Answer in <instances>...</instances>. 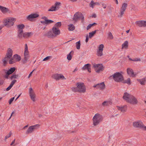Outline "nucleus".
I'll return each instance as SVG.
<instances>
[{"instance_id":"f257e3e1","label":"nucleus","mask_w":146,"mask_h":146,"mask_svg":"<svg viewBox=\"0 0 146 146\" xmlns=\"http://www.w3.org/2000/svg\"><path fill=\"white\" fill-rule=\"evenodd\" d=\"M76 87H72V90L75 92H78L80 93H84L86 91V88L83 83L78 82L76 83Z\"/></svg>"},{"instance_id":"f03ea898","label":"nucleus","mask_w":146,"mask_h":146,"mask_svg":"<svg viewBox=\"0 0 146 146\" xmlns=\"http://www.w3.org/2000/svg\"><path fill=\"white\" fill-rule=\"evenodd\" d=\"M103 119L102 116L99 113L95 114L93 118V124L94 126L98 125Z\"/></svg>"},{"instance_id":"7ed1b4c3","label":"nucleus","mask_w":146,"mask_h":146,"mask_svg":"<svg viewBox=\"0 0 146 146\" xmlns=\"http://www.w3.org/2000/svg\"><path fill=\"white\" fill-rule=\"evenodd\" d=\"M15 21V19L14 18L5 19L3 21L4 25L7 27H10L13 25Z\"/></svg>"},{"instance_id":"20e7f679","label":"nucleus","mask_w":146,"mask_h":146,"mask_svg":"<svg viewBox=\"0 0 146 146\" xmlns=\"http://www.w3.org/2000/svg\"><path fill=\"white\" fill-rule=\"evenodd\" d=\"M113 77L114 81L117 82H122L123 80V77L122 74L121 73L118 72L114 73L110 76V77Z\"/></svg>"},{"instance_id":"39448f33","label":"nucleus","mask_w":146,"mask_h":146,"mask_svg":"<svg viewBox=\"0 0 146 146\" xmlns=\"http://www.w3.org/2000/svg\"><path fill=\"white\" fill-rule=\"evenodd\" d=\"M12 53L13 51L10 48H9L5 57L2 60L4 66H5L7 64V61L12 56Z\"/></svg>"},{"instance_id":"423d86ee","label":"nucleus","mask_w":146,"mask_h":146,"mask_svg":"<svg viewBox=\"0 0 146 146\" xmlns=\"http://www.w3.org/2000/svg\"><path fill=\"white\" fill-rule=\"evenodd\" d=\"M40 126L39 124H36L30 126L26 131V133L28 134L32 133L36 129H37Z\"/></svg>"},{"instance_id":"0eeeda50","label":"nucleus","mask_w":146,"mask_h":146,"mask_svg":"<svg viewBox=\"0 0 146 146\" xmlns=\"http://www.w3.org/2000/svg\"><path fill=\"white\" fill-rule=\"evenodd\" d=\"M143 124L141 120L137 121L133 123V126L135 128H139L142 129L143 127Z\"/></svg>"},{"instance_id":"6e6552de","label":"nucleus","mask_w":146,"mask_h":146,"mask_svg":"<svg viewBox=\"0 0 146 146\" xmlns=\"http://www.w3.org/2000/svg\"><path fill=\"white\" fill-rule=\"evenodd\" d=\"M52 77L53 78L57 80H58L60 79H66V78H65L64 76L60 74H54L52 76Z\"/></svg>"},{"instance_id":"1a4fd4ad","label":"nucleus","mask_w":146,"mask_h":146,"mask_svg":"<svg viewBox=\"0 0 146 146\" xmlns=\"http://www.w3.org/2000/svg\"><path fill=\"white\" fill-rule=\"evenodd\" d=\"M41 19H43L44 20L41 21L40 23L44 25H48L54 22L52 20L48 19L46 17H42Z\"/></svg>"},{"instance_id":"9d476101","label":"nucleus","mask_w":146,"mask_h":146,"mask_svg":"<svg viewBox=\"0 0 146 146\" xmlns=\"http://www.w3.org/2000/svg\"><path fill=\"white\" fill-rule=\"evenodd\" d=\"M127 4L126 3H124L122 5L120 11L119 13L120 15L119 16L121 17L124 13V11H125L127 6Z\"/></svg>"},{"instance_id":"9b49d317","label":"nucleus","mask_w":146,"mask_h":146,"mask_svg":"<svg viewBox=\"0 0 146 146\" xmlns=\"http://www.w3.org/2000/svg\"><path fill=\"white\" fill-rule=\"evenodd\" d=\"M80 15H81V13L79 12H76L74 14L72 18V21L74 23H75L78 19L80 18Z\"/></svg>"},{"instance_id":"f8f14e48","label":"nucleus","mask_w":146,"mask_h":146,"mask_svg":"<svg viewBox=\"0 0 146 146\" xmlns=\"http://www.w3.org/2000/svg\"><path fill=\"white\" fill-rule=\"evenodd\" d=\"M29 94L31 100L33 102H35V101L36 94L31 88H29Z\"/></svg>"},{"instance_id":"ddd939ff","label":"nucleus","mask_w":146,"mask_h":146,"mask_svg":"<svg viewBox=\"0 0 146 146\" xmlns=\"http://www.w3.org/2000/svg\"><path fill=\"white\" fill-rule=\"evenodd\" d=\"M128 103L132 105H136L137 104L138 101L137 98L132 95L130 99L128 101Z\"/></svg>"},{"instance_id":"4468645a","label":"nucleus","mask_w":146,"mask_h":146,"mask_svg":"<svg viewBox=\"0 0 146 146\" xmlns=\"http://www.w3.org/2000/svg\"><path fill=\"white\" fill-rule=\"evenodd\" d=\"M39 16V15L37 13H33L28 16L27 19L28 20L31 21L33 19L38 17Z\"/></svg>"},{"instance_id":"2eb2a0df","label":"nucleus","mask_w":146,"mask_h":146,"mask_svg":"<svg viewBox=\"0 0 146 146\" xmlns=\"http://www.w3.org/2000/svg\"><path fill=\"white\" fill-rule=\"evenodd\" d=\"M94 67L96 72L99 73L100 71L102 70L103 66L102 65L100 64H94Z\"/></svg>"},{"instance_id":"dca6fc26","label":"nucleus","mask_w":146,"mask_h":146,"mask_svg":"<svg viewBox=\"0 0 146 146\" xmlns=\"http://www.w3.org/2000/svg\"><path fill=\"white\" fill-rule=\"evenodd\" d=\"M52 32L55 37L60 34V32L58 28L53 27L52 29Z\"/></svg>"},{"instance_id":"f3484780","label":"nucleus","mask_w":146,"mask_h":146,"mask_svg":"<svg viewBox=\"0 0 146 146\" xmlns=\"http://www.w3.org/2000/svg\"><path fill=\"white\" fill-rule=\"evenodd\" d=\"M132 95L129 94L128 93L125 92L124 94L123 98L128 103V101L132 97Z\"/></svg>"},{"instance_id":"a211bd4d","label":"nucleus","mask_w":146,"mask_h":146,"mask_svg":"<svg viewBox=\"0 0 146 146\" xmlns=\"http://www.w3.org/2000/svg\"><path fill=\"white\" fill-rule=\"evenodd\" d=\"M127 72L128 74L131 77H135L136 74H135L133 70L130 68H127Z\"/></svg>"},{"instance_id":"6ab92c4d","label":"nucleus","mask_w":146,"mask_h":146,"mask_svg":"<svg viewBox=\"0 0 146 146\" xmlns=\"http://www.w3.org/2000/svg\"><path fill=\"white\" fill-rule=\"evenodd\" d=\"M24 55L25 60L23 62V63L24 64H25L27 61L29 57V52L28 50H25Z\"/></svg>"},{"instance_id":"aec40b11","label":"nucleus","mask_w":146,"mask_h":146,"mask_svg":"<svg viewBox=\"0 0 146 146\" xmlns=\"http://www.w3.org/2000/svg\"><path fill=\"white\" fill-rule=\"evenodd\" d=\"M94 88H97L101 89H104L105 88V85L104 82L98 84L93 86Z\"/></svg>"},{"instance_id":"412c9836","label":"nucleus","mask_w":146,"mask_h":146,"mask_svg":"<svg viewBox=\"0 0 146 146\" xmlns=\"http://www.w3.org/2000/svg\"><path fill=\"white\" fill-rule=\"evenodd\" d=\"M117 109L121 111L122 113H124L127 110V106H117Z\"/></svg>"},{"instance_id":"4be33fe9","label":"nucleus","mask_w":146,"mask_h":146,"mask_svg":"<svg viewBox=\"0 0 146 146\" xmlns=\"http://www.w3.org/2000/svg\"><path fill=\"white\" fill-rule=\"evenodd\" d=\"M33 34L32 32H25L23 33V37L25 38H28Z\"/></svg>"},{"instance_id":"5701e85b","label":"nucleus","mask_w":146,"mask_h":146,"mask_svg":"<svg viewBox=\"0 0 146 146\" xmlns=\"http://www.w3.org/2000/svg\"><path fill=\"white\" fill-rule=\"evenodd\" d=\"M90 64H87L85 65L83 67L82 69L83 70H85L87 69L88 71L89 72H91V69L90 68Z\"/></svg>"},{"instance_id":"b1692460","label":"nucleus","mask_w":146,"mask_h":146,"mask_svg":"<svg viewBox=\"0 0 146 146\" xmlns=\"http://www.w3.org/2000/svg\"><path fill=\"white\" fill-rule=\"evenodd\" d=\"M144 21H138L135 22L137 25L139 27H144Z\"/></svg>"},{"instance_id":"393cba45","label":"nucleus","mask_w":146,"mask_h":146,"mask_svg":"<svg viewBox=\"0 0 146 146\" xmlns=\"http://www.w3.org/2000/svg\"><path fill=\"white\" fill-rule=\"evenodd\" d=\"M13 57L16 62H19L21 60V57L18 54H15L14 55Z\"/></svg>"},{"instance_id":"a878e982","label":"nucleus","mask_w":146,"mask_h":146,"mask_svg":"<svg viewBox=\"0 0 146 146\" xmlns=\"http://www.w3.org/2000/svg\"><path fill=\"white\" fill-rule=\"evenodd\" d=\"M0 10L3 13H5L8 12L9 10L8 9L0 5Z\"/></svg>"},{"instance_id":"bb28decb","label":"nucleus","mask_w":146,"mask_h":146,"mask_svg":"<svg viewBox=\"0 0 146 146\" xmlns=\"http://www.w3.org/2000/svg\"><path fill=\"white\" fill-rule=\"evenodd\" d=\"M45 35L50 38H53L54 37L52 32L51 31H49L46 34H45Z\"/></svg>"},{"instance_id":"cd10ccee","label":"nucleus","mask_w":146,"mask_h":146,"mask_svg":"<svg viewBox=\"0 0 146 146\" xmlns=\"http://www.w3.org/2000/svg\"><path fill=\"white\" fill-rule=\"evenodd\" d=\"M100 3L99 2L95 3L93 1H92L89 4L90 7L92 8H94V7L95 5H99Z\"/></svg>"},{"instance_id":"c85d7f7f","label":"nucleus","mask_w":146,"mask_h":146,"mask_svg":"<svg viewBox=\"0 0 146 146\" xmlns=\"http://www.w3.org/2000/svg\"><path fill=\"white\" fill-rule=\"evenodd\" d=\"M128 43L127 41H125L124 42L122 45V49H127L128 48Z\"/></svg>"},{"instance_id":"c756f323","label":"nucleus","mask_w":146,"mask_h":146,"mask_svg":"<svg viewBox=\"0 0 146 146\" xmlns=\"http://www.w3.org/2000/svg\"><path fill=\"white\" fill-rule=\"evenodd\" d=\"M18 36L19 38H22L23 37V30H20L19 31H18Z\"/></svg>"},{"instance_id":"7c9ffc66","label":"nucleus","mask_w":146,"mask_h":146,"mask_svg":"<svg viewBox=\"0 0 146 146\" xmlns=\"http://www.w3.org/2000/svg\"><path fill=\"white\" fill-rule=\"evenodd\" d=\"M16 68L15 67L11 68L7 71V74H10L12 73L15 70Z\"/></svg>"},{"instance_id":"2f4dec72","label":"nucleus","mask_w":146,"mask_h":146,"mask_svg":"<svg viewBox=\"0 0 146 146\" xmlns=\"http://www.w3.org/2000/svg\"><path fill=\"white\" fill-rule=\"evenodd\" d=\"M137 80L141 85H144L146 82V79L145 78L142 79L138 80Z\"/></svg>"},{"instance_id":"473e14b6","label":"nucleus","mask_w":146,"mask_h":146,"mask_svg":"<svg viewBox=\"0 0 146 146\" xmlns=\"http://www.w3.org/2000/svg\"><path fill=\"white\" fill-rule=\"evenodd\" d=\"M69 28L68 30L70 31H72L74 30L75 29V27L73 24H70L68 25Z\"/></svg>"},{"instance_id":"72a5a7b5","label":"nucleus","mask_w":146,"mask_h":146,"mask_svg":"<svg viewBox=\"0 0 146 146\" xmlns=\"http://www.w3.org/2000/svg\"><path fill=\"white\" fill-rule=\"evenodd\" d=\"M17 27L18 29V31L23 30V29L25 27V26L23 24L19 25H17Z\"/></svg>"},{"instance_id":"f704fd0d","label":"nucleus","mask_w":146,"mask_h":146,"mask_svg":"<svg viewBox=\"0 0 146 146\" xmlns=\"http://www.w3.org/2000/svg\"><path fill=\"white\" fill-rule=\"evenodd\" d=\"M10 59L9 61V63L10 64H12L16 62L13 57L12 58H10Z\"/></svg>"},{"instance_id":"c9c22d12","label":"nucleus","mask_w":146,"mask_h":146,"mask_svg":"<svg viewBox=\"0 0 146 146\" xmlns=\"http://www.w3.org/2000/svg\"><path fill=\"white\" fill-rule=\"evenodd\" d=\"M96 30H95L92 32L90 33H89V37L90 38H91L96 33Z\"/></svg>"},{"instance_id":"e433bc0d","label":"nucleus","mask_w":146,"mask_h":146,"mask_svg":"<svg viewBox=\"0 0 146 146\" xmlns=\"http://www.w3.org/2000/svg\"><path fill=\"white\" fill-rule=\"evenodd\" d=\"M108 38L111 40L113 38V37L112 34L110 32L108 33Z\"/></svg>"},{"instance_id":"4c0bfd02","label":"nucleus","mask_w":146,"mask_h":146,"mask_svg":"<svg viewBox=\"0 0 146 146\" xmlns=\"http://www.w3.org/2000/svg\"><path fill=\"white\" fill-rule=\"evenodd\" d=\"M57 9L56 8V7L55 6H52V7H51L50 9L48 10V11H55Z\"/></svg>"},{"instance_id":"58836bf2","label":"nucleus","mask_w":146,"mask_h":146,"mask_svg":"<svg viewBox=\"0 0 146 146\" xmlns=\"http://www.w3.org/2000/svg\"><path fill=\"white\" fill-rule=\"evenodd\" d=\"M76 44L77 49H80L81 45L80 41V40L76 42Z\"/></svg>"},{"instance_id":"ea45409f","label":"nucleus","mask_w":146,"mask_h":146,"mask_svg":"<svg viewBox=\"0 0 146 146\" xmlns=\"http://www.w3.org/2000/svg\"><path fill=\"white\" fill-rule=\"evenodd\" d=\"M19 77L18 74H14L10 78L12 80L13 79H16Z\"/></svg>"},{"instance_id":"a19ab883","label":"nucleus","mask_w":146,"mask_h":146,"mask_svg":"<svg viewBox=\"0 0 146 146\" xmlns=\"http://www.w3.org/2000/svg\"><path fill=\"white\" fill-rule=\"evenodd\" d=\"M61 26V22H58L56 23L54 25V27H55V28H58L60 27Z\"/></svg>"},{"instance_id":"79ce46f5","label":"nucleus","mask_w":146,"mask_h":146,"mask_svg":"<svg viewBox=\"0 0 146 146\" xmlns=\"http://www.w3.org/2000/svg\"><path fill=\"white\" fill-rule=\"evenodd\" d=\"M73 53V52L71 51L70 53L68 55L67 58L68 60H70L72 58V56L71 55V54Z\"/></svg>"},{"instance_id":"37998d69","label":"nucleus","mask_w":146,"mask_h":146,"mask_svg":"<svg viewBox=\"0 0 146 146\" xmlns=\"http://www.w3.org/2000/svg\"><path fill=\"white\" fill-rule=\"evenodd\" d=\"M103 51L100 50H98L97 52V55L98 56H101L103 55Z\"/></svg>"},{"instance_id":"c03bdc74","label":"nucleus","mask_w":146,"mask_h":146,"mask_svg":"<svg viewBox=\"0 0 146 146\" xmlns=\"http://www.w3.org/2000/svg\"><path fill=\"white\" fill-rule=\"evenodd\" d=\"M104 46L103 44H101L98 47V50H101L103 51V48H104Z\"/></svg>"},{"instance_id":"a18cd8bd","label":"nucleus","mask_w":146,"mask_h":146,"mask_svg":"<svg viewBox=\"0 0 146 146\" xmlns=\"http://www.w3.org/2000/svg\"><path fill=\"white\" fill-rule=\"evenodd\" d=\"M110 103L109 102L107 101H105L104 102L102 103V105L103 106H107Z\"/></svg>"},{"instance_id":"49530a36","label":"nucleus","mask_w":146,"mask_h":146,"mask_svg":"<svg viewBox=\"0 0 146 146\" xmlns=\"http://www.w3.org/2000/svg\"><path fill=\"white\" fill-rule=\"evenodd\" d=\"M12 135V133L11 131L9 132V133L5 137V140L6 141V139H7L9 137H11Z\"/></svg>"},{"instance_id":"de8ad7c7","label":"nucleus","mask_w":146,"mask_h":146,"mask_svg":"<svg viewBox=\"0 0 146 146\" xmlns=\"http://www.w3.org/2000/svg\"><path fill=\"white\" fill-rule=\"evenodd\" d=\"M60 4H61L60 3L56 2L55 3L54 6H55V7H56V9H57V8H58L59 7H58V6L60 5Z\"/></svg>"},{"instance_id":"09e8293b","label":"nucleus","mask_w":146,"mask_h":146,"mask_svg":"<svg viewBox=\"0 0 146 146\" xmlns=\"http://www.w3.org/2000/svg\"><path fill=\"white\" fill-rule=\"evenodd\" d=\"M80 18H81L82 20V22L83 23L84 21V17L82 13L81 15H80Z\"/></svg>"},{"instance_id":"8fccbe9b","label":"nucleus","mask_w":146,"mask_h":146,"mask_svg":"<svg viewBox=\"0 0 146 146\" xmlns=\"http://www.w3.org/2000/svg\"><path fill=\"white\" fill-rule=\"evenodd\" d=\"M131 83L130 78H128L127 80V84L128 85H130L131 84Z\"/></svg>"},{"instance_id":"3c124183","label":"nucleus","mask_w":146,"mask_h":146,"mask_svg":"<svg viewBox=\"0 0 146 146\" xmlns=\"http://www.w3.org/2000/svg\"><path fill=\"white\" fill-rule=\"evenodd\" d=\"M14 98H15L14 97L10 99L9 101V103L10 105L11 104V103L13 101V100H14Z\"/></svg>"},{"instance_id":"603ef678","label":"nucleus","mask_w":146,"mask_h":146,"mask_svg":"<svg viewBox=\"0 0 146 146\" xmlns=\"http://www.w3.org/2000/svg\"><path fill=\"white\" fill-rule=\"evenodd\" d=\"M141 60V59L140 58H135L133 60H132V61H140Z\"/></svg>"},{"instance_id":"864d4df0","label":"nucleus","mask_w":146,"mask_h":146,"mask_svg":"<svg viewBox=\"0 0 146 146\" xmlns=\"http://www.w3.org/2000/svg\"><path fill=\"white\" fill-rule=\"evenodd\" d=\"M51 57L50 56H47L46 57L44 58L43 59V60L44 61H45L47 60H48L49 58H50Z\"/></svg>"},{"instance_id":"5fc2aeb1","label":"nucleus","mask_w":146,"mask_h":146,"mask_svg":"<svg viewBox=\"0 0 146 146\" xmlns=\"http://www.w3.org/2000/svg\"><path fill=\"white\" fill-rule=\"evenodd\" d=\"M17 80H14L13 81H12L11 84H10L12 86H13L14 84L16 82Z\"/></svg>"},{"instance_id":"6e6d98bb","label":"nucleus","mask_w":146,"mask_h":146,"mask_svg":"<svg viewBox=\"0 0 146 146\" xmlns=\"http://www.w3.org/2000/svg\"><path fill=\"white\" fill-rule=\"evenodd\" d=\"M17 80H14L13 81H12L11 84H10L12 86H13L14 84L16 82Z\"/></svg>"},{"instance_id":"4d7b16f0","label":"nucleus","mask_w":146,"mask_h":146,"mask_svg":"<svg viewBox=\"0 0 146 146\" xmlns=\"http://www.w3.org/2000/svg\"><path fill=\"white\" fill-rule=\"evenodd\" d=\"M17 80H14L13 81H12L11 84H10L12 86H13L14 84L16 82Z\"/></svg>"},{"instance_id":"13d9d810","label":"nucleus","mask_w":146,"mask_h":146,"mask_svg":"<svg viewBox=\"0 0 146 146\" xmlns=\"http://www.w3.org/2000/svg\"><path fill=\"white\" fill-rule=\"evenodd\" d=\"M12 86H12L10 84L9 86L6 89V91H8L12 87Z\"/></svg>"},{"instance_id":"bf43d9fd","label":"nucleus","mask_w":146,"mask_h":146,"mask_svg":"<svg viewBox=\"0 0 146 146\" xmlns=\"http://www.w3.org/2000/svg\"><path fill=\"white\" fill-rule=\"evenodd\" d=\"M12 86H12L10 84L9 86L6 89V91H8L12 87Z\"/></svg>"},{"instance_id":"052dcab7","label":"nucleus","mask_w":146,"mask_h":146,"mask_svg":"<svg viewBox=\"0 0 146 146\" xmlns=\"http://www.w3.org/2000/svg\"><path fill=\"white\" fill-rule=\"evenodd\" d=\"M96 14L94 13L91 16H90V17H92V18H95L96 17Z\"/></svg>"},{"instance_id":"680f3d73","label":"nucleus","mask_w":146,"mask_h":146,"mask_svg":"<svg viewBox=\"0 0 146 146\" xmlns=\"http://www.w3.org/2000/svg\"><path fill=\"white\" fill-rule=\"evenodd\" d=\"M35 70H33L29 74V75L28 76V78H29L32 75V74L33 73V72Z\"/></svg>"},{"instance_id":"e2e57ef3","label":"nucleus","mask_w":146,"mask_h":146,"mask_svg":"<svg viewBox=\"0 0 146 146\" xmlns=\"http://www.w3.org/2000/svg\"><path fill=\"white\" fill-rule=\"evenodd\" d=\"M89 36H88V35H87L86 36V42H88V41Z\"/></svg>"},{"instance_id":"0e129e2a","label":"nucleus","mask_w":146,"mask_h":146,"mask_svg":"<svg viewBox=\"0 0 146 146\" xmlns=\"http://www.w3.org/2000/svg\"><path fill=\"white\" fill-rule=\"evenodd\" d=\"M4 83V81L3 80H0V85H2Z\"/></svg>"},{"instance_id":"69168bd1","label":"nucleus","mask_w":146,"mask_h":146,"mask_svg":"<svg viewBox=\"0 0 146 146\" xmlns=\"http://www.w3.org/2000/svg\"><path fill=\"white\" fill-rule=\"evenodd\" d=\"M92 27L90 26V25L89 24L87 27V30H89Z\"/></svg>"},{"instance_id":"338daca9","label":"nucleus","mask_w":146,"mask_h":146,"mask_svg":"<svg viewBox=\"0 0 146 146\" xmlns=\"http://www.w3.org/2000/svg\"><path fill=\"white\" fill-rule=\"evenodd\" d=\"M90 24V26L92 27L93 26L96 25H97V24L96 23H94L93 24Z\"/></svg>"},{"instance_id":"774afa93","label":"nucleus","mask_w":146,"mask_h":146,"mask_svg":"<svg viewBox=\"0 0 146 146\" xmlns=\"http://www.w3.org/2000/svg\"><path fill=\"white\" fill-rule=\"evenodd\" d=\"M142 129L144 130H146V126H145L143 125Z\"/></svg>"}]
</instances>
